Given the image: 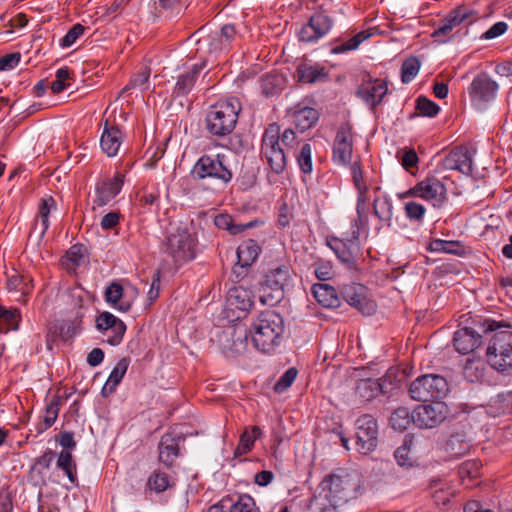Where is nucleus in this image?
Returning a JSON list of instances; mask_svg holds the SVG:
<instances>
[{"label":"nucleus","instance_id":"a878e982","mask_svg":"<svg viewBox=\"0 0 512 512\" xmlns=\"http://www.w3.org/2000/svg\"><path fill=\"white\" fill-rule=\"evenodd\" d=\"M159 460L167 467H170L175 458L179 456V447L177 439L171 434H165L161 437L158 445Z\"/></svg>","mask_w":512,"mask_h":512},{"label":"nucleus","instance_id":"39448f33","mask_svg":"<svg viewBox=\"0 0 512 512\" xmlns=\"http://www.w3.org/2000/svg\"><path fill=\"white\" fill-rule=\"evenodd\" d=\"M501 327L509 328L510 325L490 319L474 321V327H464L454 333V347L461 354L471 353L481 345V333L495 331Z\"/></svg>","mask_w":512,"mask_h":512},{"label":"nucleus","instance_id":"5701e85b","mask_svg":"<svg viewBox=\"0 0 512 512\" xmlns=\"http://www.w3.org/2000/svg\"><path fill=\"white\" fill-rule=\"evenodd\" d=\"M122 141L123 135L121 130L117 126L110 125L108 121H106L100 139V145L103 152L108 157L116 156Z\"/></svg>","mask_w":512,"mask_h":512},{"label":"nucleus","instance_id":"6e6552de","mask_svg":"<svg viewBox=\"0 0 512 512\" xmlns=\"http://www.w3.org/2000/svg\"><path fill=\"white\" fill-rule=\"evenodd\" d=\"M448 383L440 375L428 374L416 378L409 387L412 399L426 402L431 399L444 397L448 392Z\"/></svg>","mask_w":512,"mask_h":512},{"label":"nucleus","instance_id":"f257e3e1","mask_svg":"<svg viewBox=\"0 0 512 512\" xmlns=\"http://www.w3.org/2000/svg\"><path fill=\"white\" fill-rule=\"evenodd\" d=\"M361 474L352 469L338 468L321 482L319 491L309 503L311 512H328L355 499L362 487Z\"/></svg>","mask_w":512,"mask_h":512},{"label":"nucleus","instance_id":"4d7b16f0","mask_svg":"<svg viewBox=\"0 0 512 512\" xmlns=\"http://www.w3.org/2000/svg\"><path fill=\"white\" fill-rule=\"evenodd\" d=\"M71 79V72L69 68L62 67L56 72V79L51 84L53 93L58 94L62 92L70 84L67 82Z\"/></svg>","mask_w":512,"mask_h":512},{"label":"nucleus","instance_id":"0eeeda50","mask_svg":"<svg viewBox=\"0 0 512 512\" xmlns=\"http://www.w3.org/2000/svg\"><path fill=\"white\" fill-rule=\"evenodd\" d=\"M261 151L272 172L281 174L286 167V155L280 144V127L270 124L263 137Z\"/></svg>","mask_w":512,"mask_h":512},{"label":"nucleus","instance_id":"e2e57ef3","mask_svg":"<svg viewBox=\"0 0 512 512\" xmlns=\"http://www.w3.org/2000/svg\"><path fill=\"white\" fill-rule=\"evenodd\" d=\"M297 373H298V371L296 368H294V367L289 368L275 384V387H274L275 391L283 392L286 389H288L292 385V383L295 381Z\"/></svg>","mask_w":512,"mask_h":512},{"label":"nucleus","instance_id":"473e14b6","mask_svg":"<svg viewBox=\"0 0 512 512\" xmlns=\"http://www.w3.org/2000/svg\"><path fill=\"white\" fill-rule=\"evenodd\" d=\"M283 290V286L265 277L260 288V300L263 304L272 306L282 299Z\"/></svg>","mask_w":512,"mask_h":512},{"label":"nucleus","instance_id":"c9c22d12","mask_svg":"<svg viewBox=\"0 0 512 512\" xmlns=\"http://www.w3.org/2000/svg\"><path fill=\"white\" fill-rule=\"evenodd\" d=\"M480 467L481 463L477 460H470L462 463L458 470L462 484L467 487L474 486L475 484L473 481L479 477Z\"/></svg>","mask_w":512,"mask_h":512},{"label":"nucleus","instance_id":"79ce46f5","mask_svg":"<svg viewBox=\"0 0 512 512\" xmlns=\"http://www.w3.org/2000/svg\"><path fill=\"white\" fill-rule=\"evenodd\" d=\"M445 18L453 30L462 23L470 24L476 19L472 10L462 7L454 9Z\"/></svg>","mask_w":512,"mask_h":512},{"label":"nucleus","instance_id":"393cba45","mask_svg":"<svg viewBox=\"0 0 512 512\" xmlns=\"http://www.w3.org/2000/svg\"><path fill=\"white\" fill-rule=\"evenodd\" d=\"M226 300L230 309H236L243 312L248 311L253 305L251 291L242 286L230 288Z\"/></svg>","mask_w":512,"mask_h":512},{"label":"nucleus","instance_id":"f3484780","mask_svg":"<svg viewBox=\"0 0 512 512\" xmlns=\"http://www.w3.org/2000/svg\"><path fill=\"white\" fill-rule=\"evenodd\" d=\"M353 152L352 127L348 124H342L336 134L333 145V160L338 164L346 165L350 163Z\"/></svg>","mask_w":512,"mask_h":512},{"label":"nucleus","instance_id":"de8ad7c7","mask_svg":"<svg viewBox=\"0 0 512 512\" xmlns=\"http://www.w3.org/2000/svg\"><path fill=\"white\" fill-rule=\"evenodd\" d=\"M463 375L469 382H478L484 376V364L480 360H467L464 368Z\"/></svg>","mask_w":512,"mask_h":512},{"label":"nucleus","instance_id":"423d86ee","mask_svg":"<svg viewBox=\"0 0 512 512\" xmlns=\"http://www.w3.org/2000/svg\"><path fill=\"white\" fill-rule=\"evenodd\" d=\"M491 367L500 373L508 372L512 367V332H496L486 351Z\"/></svg>","mask_w":512,"mask_h":512},{"label":"nucleus","instance_id":"f704fd0d","mask_svg":"<svg viewBox=\"0 0 512 512\" xmlns=\"http://www.w3.org/2000/svg\"><path fill=\"white\" fill-rule=\"evenodd\" d=\"M262 434V430L258 426L248 427L240 436L239 444L235 449L234 455L236 457L248 453L252 450L254 442Z\"/></svg>","mask_w":512,"mask_h":512},{"label":"nucleus","instance_id":"c85d7f7f","mask_svg":"<svg viewBox=\"0 0 512 512\" xmlns=\"http://www.w3.org/2000/svg\"><path fill=\"white\" fill-rule=\"evenodd\" d=\"M261 249L255 240L243 241L237 248L238 264L242 268L251 266L258 258Z\"/></svg>","mask_w":512,"mask_h":512},{"label":"nucleus","instance_id":"603ef678","mask_svg":"<svg viewBox=\"0 0 512 512\" xmlns=\"http://www.w3.org/2000/svg\"><path fill=\"white\" fill-rule=\"evenodd\" d=\"M56 208L55 200L49 196L41 200L39 207V220L41 225V233L44 234L49 228V214L52 209Z\"/></svg>","mask_w":512,"mask_h":512},{"label":"nucleus","instance_id":"dca6fc26","mask_svg":"<svg viewBox=\"0 0 512 512\" xmlns=\"http://www.w3.org/2000/svg\"><path fill=\"white\" fill-rule=\"evenodd\" d=\"M327 245L334 251L338 259L353 268L356 263V254L359 251V231L354 230L350 238L344 240L337 237L327 239Z\"/></svg>","mask_w":512,"mask_h":512},{"label":"nucleus","instance_id":"72a5a7b5","mask_svg":"<svg viewBox=\"0 0 512 512\" xmlns=\"http://www.w3.org/2000/svg\"><path fill=\"white\" fill-rule=\"evenodd\" d=\"M469 449L470 443L464 433L450 435L445 444V451L453 458L464 456Z\"/></svg>","mask_w":512,"mask_h":512},{"label":"nucleus","instance_id":"9b49d317","mask_svg":"<svg viewBox=\"0 0 512 512\" xmlns=\"http://www.w3.org/2000/svg\"><path fill=\"white\" fill-rule=\"evenodd\" d=\"M420 197L432 202L433 206H440L447 198L446 187L436 177H427L406 191L401 197Z\"/></svg>","mask_w":512,"mask_h":512},{"label":"nucleus","instance_id":"864d4df0","mask_svg":"<svg viewBox=\"0 0 512 512\" xmlns=\"http://www.w3.org/2000/svg\"><path fill=\"white\" fill-rule=\"evenodd\" d=\"M267 280H272L284 288L289 285L291 280V271L288 265H282L271 269L266 275Z\"/></svg>","mask_w":512,"mask_h":512},{"label":"nucleus","instance_id":"a211bd4d","mask_svg":"<svg viewBox=\"0 0 512 512\" xmlns=\"http://www.w3.org/2000/svg\"><path fill=\"white\" fill-rule=\"evenodd\" d=\"M392 386V376L385 375L377 380L371 378L357 381L355 394L363 401L368 402L380 394H385Z\"/></svg>","mask_w":512,"mask_h":512},{"label":"nucleus","instance_id":"0e129e2a","mask_svg":"<svg viewBox=\"0 0 512 512\" xmlns=\"http://www.w3.org/2000/svg\"><path fill=\"white\" fill-rule=\"evenodd\" d=\"M58 413H59V399L54 398L46 406L45 415H44V429H48L55 423V421L58 417Z\"/></svg>","mask_w":512,"mask_h":512},{"label":"nucleus","instance_id":"c756f323","mask_svg":"<svg viewBox=\"0 0 512 512\" xmlns=\"http://www.w3.org/2000/svg\"><path fill=\"white\" fill-rule=\"evenodd\" d=\"M299 81L303 83L324 82L328 79V73L319 65L302 64L297 68Z\"/></svg>","mask_w":512,"mask_h":512},{"label":"nucleus","instance_id":"a19ab883","mask_svg":"<svg viewBox=\"0 0 512 512\" xmlns=\"http://www.w3.org/2000/svg\"><path fill=\"white\" fill-rule=\"evenodd\" d=\"M284 79L279 74H266L261 78V90L266 96H273L282 90Z\"/></svg>","mask_w":512,"mask_h":512},{"label":"nucleus","instance_id":"338daca9","mask_svg":"<svg viewBox=\"0 0 512 512\" xmlns=\"http://www.w3.org/2000/svg\"><path fill=\"white\" fill-rule=\"evenodd\" d=\"M21 60L19 52L10 53L0 58V71H8L14 69Z\"/></svg>","mask_w":512,"mask_h":512},{"label":"nucleus","instance_id":"412c9836","mask_svg":"<svg viewBox=\"0 0 512 512\" xmlns=\"http://www.w3.org/2000/svg\"><path fill=\"white\" fill-rule=\"evenodd\" d=\"M442 166L447 170H457L463 174L472 172V153L466 147H456L442 160Z\"/></svg>","mask_w":512,"mask_h":512},{"label":"nucleus","instance_id":"bb28decb","mask_svg":"<svg viewBox=\"0 0 512 512\" xmlns=\"http://www.w3.org/2000/svg\"><path fill=\"white\" fill-rule=\"evenodd\" d=\"M33 280L28 274L15 273L8 277L7 288L10 292L20 293L19 301L26 302V297L33 290Z\"/></svg>","mask_w":512,"mask_h":512},{"label":"nucleus","instance_id":"7c9ffc66","mask_svg":"<svg viewBox=\"0 0 512 512\" xmlns=\"http://www.w3.org/2000/svg\"><path fill=\"white\" fill-rule=\"evenodd\" d=\"M204 67L205 63L195 64L190 71L181 74L176 82L174 93L177 95L188 94L193 88L199 73Z\"/></svg>","mask_w":512,"mask_h":512},{"label":"nucleus","instance_id":"f03ea898","mask_svg":"<svg viewBox=\"0 0 512 512\" xmlns=\"http://www.w3.org/2000/svg\"><path fill=\"white\" fill-rule=\"evenodd\" d=\"M283 331V318L270 309L259 313L250 328L252 342L262 352H270L279 345Z\"/></svg>","mask_w":512,"mask_h":512},{"label":"nucleus","instance_id":"6e6d98bb","mask_svg":"<svg viewBox=\"0 0 512 512\" xmlns=\"http://www.w3.org/2000/svg\"><path fill=\"white\" fill-rule=\"evenodd\" d=\"M416 110L422 116L434 117L439 113L440 107L430 99L420 96L416 101Z\"/></svg>","mask_w":512,"mask_h":512},{"label":"nucleus","instance_id":"2f4dec72","mask_svg":"<svg viewBox=\"0 0 512 512\" xmlns=\"http://www.w3.org/2000/svg\"><path fill=\"white\" fill-rule=\"evenodd\" d=\"M312 292L317 302L323 307L335 308L339 306V298L333 287L327 284H315Z\"/></svg>","mask_w":512,"mask_h":512},{"label":"nucleus","instance_id":"ddd939ff","mask_svg":"<svg viewBox=\"0 0 512 512\" xmlns=\"http://www.w3.org/2000/svg\"><path fill=\"white\" fill-rule=\"evenodd\" d=\"M498 85L486 73L477 75L470 86L468 94L472 104L478 109H483L485 104L494 99Z\"/></svg>","mask_w":512,"mask_h":512},{"label":"nucleus","instance_id":"052dcab7","mask_svg":"<svg viewBox=\"0 0 512 512\" xmlns=\"http://www.w3.org/2000/svg\"><path fill=\"white\" fill-rule=\"evenodd\" d=\"M311 146L310 144H304L297 157L299 167L302 172L310 173L312 171V158H311Z\"/></svg>","mask_w":512,"mask_h":512},{"label":"nucleus","instance_id":"cd10ccee","mask_svg":"<svg viewBox=\"0 0 512 512\" xmlns=\"http://www.w3.org/2000/svg\"><path fill=\"white\" fill-rule=\"evenodd\" d=\"M105 299L121 312L129 311L132 306V301L126 299L122 285L117 282H113L107 287Z\"/></svg>","mask_w":512,"mask_h":512},{"label":"nucleus","instance_id":"69168bd1","mask_svg":"<svg viewBox=\"0 0 512 512\" xmlns=\"http://www.w3.org/2000/svg\"><path fill=\"white\" fill-rule=\"evenodd\" d=\"M85 27L81 24H75L67 34L61 39L62 47L72 46L76 40L84 33Z\"/></svg>","mask_w":512,"mask_h":512},{"label":"nucleus","instance_id":"7ed1b4c3","mask_svg":"<svg viewBox=\"0 0 512 512\" xmlns=\"http://www.w3.org/2000/svg\"><path fill=\"white\" fill-rule=\"evenodd\" d=\"M241 105L238 99L230 98L213 105L206 115V129L214 136L230 134L238 120Z\"/></svg>","mask_w":512,"mask_h":512},{"label":"nucleus","instance_id":"a18cd8bd","mask_svg":"<svg viewBox=\"0 0 512 512\" xmlns=\"http://www.w3.org/2000/svg\"><path fill=\"white\" fill-rule=\"evenodd\" d=\"M412 421V413L408 408L399 407L394 410L390 417V423L393 429L403 431L408 428Z\"/></svg>","mask_w":512,"mask_h":512},{"label":"nucleus","instance_id":"8fccbe9b","mask_svg":"<svg viewBox=\"0 0 512 512\" xmlns=\"http://www.w3.org/2000/svg\"><path fill=\"white\" fill-rule=\"evenodd\" d=\"M147 485L150 490L161 493L171 487L172 483L166 473L161 471H154L148 478Z\"/></svg>","mask_w":512,"mask_h":512},{"label":"nucleus","instance_id":"20e7f679","mask_svg":"<svg viewBox=\"0 0 512 512\" xmlns=\"http://www.w3.org/2000/svg\"><path fill=\"white\" fill-rule=\"evenodd\" d=\"M191 175L195 180H217L223 186H227L233 178L232 169L224 154L201 156L194 164Z\"/></svg>","mask_w":512,"mask_h":512},{"label":"nucleus","instance_id":"37998d69","mask_svg":"<svg viewBox=\"0 0 512 512\" xmlns=\"http://www.w3.org/2000/svg\"><path fill=\"white\" fill-rule=\"evenodd\" d=\"M431 488L434 489L433 498L436 503L445 505L455 495V490L448 484L440 480H433Z\"/></svg>","mask_w":512,"mask_h":512},{"label":"nucleus","instance_id":"680f3d73","mask_svg":"<svg viewBox=\"0 0 512 512\" xmlns=\"http://www.w3.org/2000/svg\"><path fill=\"white\" fill-rule=\"evenodd\" d=\"M404 210L407 218L414 221L422 220L426 212L425 207L415 201L406 202L404 205Z\"/></svg>","mask_w":512,"mask_h":512},{"label":"nucleus","instance_id":"b1692460","mask_svg":"<svg viewBox=\"0 0 512 512\" xmlns=\"http://www.w3.org/2000/svg\"><path fill=\"white\" fill-rule=\"evenodd\" d=\"M351 173H352L354 186L358 191L356 210H357L359 220L362 221L363 219L366 218L365 205L368 201V197H367L368 186L365 184V182L363 180L362 169L357 162L353 163V165L351 166Z\"/></svg>","mask_w":512,"mask_h":512},{"label":"nucleus","instance_id":"49530a36","mask_svg":"<svg viewBox=\"0 0 512 512\" xmlns=\"http://www.w3.org/2000/svg\"><path fill=\"white\" fill-rule=\"evenodd\" d=\"M421 62L418 57L411 56L407 58L401 67V80L403 83H410L418 74Z\"/></svg>","mask_w":512,"mask_h":512},{"label":"nucleus","instance_id":"09e8293b","mask_svg":"<svg viewBox=\"0 0 512 512\" xmlns=\"http://www.w3.org/2000/svg\"><path fill=\"white\" fill-rule=\"evenodd\" d=\"M237 35V31L232 24H226L224 25L217 38H215V43H212L214 46V49L222 50L226 49L230 46L231 42L234 40V38Z\"/></svg>","mask_w":512,"mask_h":512},{"label":"nucleus","instance_id":"9d476101","mask_svg":"<svg viewBox=\"0 0 512 512\" xmlns=\"http://www.w3.org/2000/svg\"><path fill=\"white\" fill-rule=\"evenodd\" d=\"M450 410L442 401L418 405L412 412V421L419 428L432 429L442 424L449 416Z\"/></svg>","mask_w":512,"mask_h":512},{"label":"nucleus","instance_id":"4468645a","mask_svg":"<svg viewBox=\"0 0 512 512\" xmlns=\"http://www.w3.org/2000/svg\"><path fill=\"white\" fill-rule=\"evenodd\" d=\"M96 329L106 337L112 346L119 345L126 332L125 323L108 311L100 313L95 320Z\"/></svg>","mask_w":512,"mask_h":512},{"label":"nucleus","instance_id":"3c124183","mask_svg":"<svg viewBox=\"0 0 512 512\" xmlns=\"http://www.w3.org/2000/svg\"><path fill=\"white\" fill-rule=\"evenodd\" d=\"M19 314L0 307V333H7L18 328Z\"/></svg>","mask_w":512,"mask_h":512},{"label":"nucleus","instance_id":"774afa93","mask_svg":"<svg viewBox=\"0 0 512 512\" xmlns=\"http://www.w3.org/2000/svg\"><path fill=\"white\" fill-rule=\"evenodd\" d=\"M215 224L218 227H225L227 230L230 231L232 234H237L239 232H242L246 227H250L251 225H231V218L227 215H220L216 217Z\"/></svg>","mask_w":512,"mask_h":512},{"label":"nucleus","instance_id":"13d9d810","mask_svg":"<svg viewBox=\"0 0 512 512\" xmlns=\"http://www.w3.org/2000/svg\"><path fill=\"white\" fill-rule=\"evenodd\" d=\"M438 43H447L454 37V31L448 23L447 19L441 20L439 27L435 29L431 35Z\"/></svg>","mask_w":512,"mask_h":512},{"label":"nucleus","instance_id":"6ab92c4d","mask_svg":"<svg viewBox=\"0 0 512 512\" xmlns=\"http://www.w3.org/2000/svg\"><path fill=\"white\" fill-rule=\"evenodd\" d=\"M342 296L346 302L357 308L363 314H372L375 311L374 302L366 298V288L357 283L343 285L341 289Z\"/></svg>","mask_w":512,"mask_h":512},{"label":"nucleus","instance_id":"4be33fe9","mask_svg":"<svg viewBox=\"0 0 512 512\" xmlns=\"http://www.w3.org/2000/svg\"><path fill=\"white\" fill-rule=\"evenodd\" d=\"M388 92L387 84L381 79H368L363 81L357 90V94L372 107L381 103Z\"/></svg>","mask_w":512,"mask_h":512},{"label":"nucleus","instance_id":"bf43d9fd","mask_svg":"<svg viewBox=\"0 0 512 512\" xmlns=\"http://www.w3.org/2000/svg\"><path fill=\"white\" fill-rule=\"evenodd\" d=\"M53 457L54 454L52 451H47L42 456L38 457L30 470L32 477H34L35 474L41 476L43 470L49 469L53 461Z\"/></svg>","mask_w":512,"mask_h":512},{"label":"nucleus","instance_id":"aec40b11","mask_svg":"<svg viewBox=\"0 0 512 512\" xmlns=\"http://www.w3.org/2000/svg\"><path fill=\"white\" fill-rule=\"evenodd\" d=\"M123 183V175L121 174H117L113 178H104L99 181L95 189L94 203L100 207L107 205L118 195Z\"/></svg>","mask_w":512,"mask_h":512},{"label":"nucleus","instance_id":"e433bc0d","mask_svg":"<svg viewBox=\"0 0 512 512\" xmlns=\"http://www.w3.org/2000/svg\"><path fill=\"white\" fill-rule=\"evenodd\" d=\"M374 215L388 227L391 226L393 217V204L392 201L387 198H375L373 203Z\"/></svg>","mask_w":512,"mask_h":512},{"label":"nucleus","instance_id":"58836bf2","mask_svg":"<svg viewBox=\"0 0 512 512\" xmlns=\"http://www.w3.org/2000/svg\"><path fill=\"white\" fill-rule=\"evenodd\" d=\"M373 35V29H367L364 31H360L351 37L349 40L341 43L340 45L335 46L332 49V52L335 54L344 53L347 51L355 50L359 47V45L365 40L369 39Z\"/></svg>","mask_w":512,"mask_h":512},{"label":"nucleus","instance_id":"4c0bfd02","mask_svg":"<svg viewBox=\"0 0 512 512\" xmlns=\"http://www.w3.org/2000/svg\"><path fill=\"white\" fill-rule=\"evenodd\" d=\"M318 120V112L314 108L305 107L294 113V123L301 131L312 127Z\"/></svg>","mask_w":512,"mask_h":512},{"label":"nucleus","instance_id":"1a4fd4ad","mask_svg":"<svg viewBox=\"0 0 512 512\" xmlns=\"http://www.w3.org/2000/svg\"><path fill=\"white\" fill-rule=\"evenodd\" d=\"M167 253L177 265L194 259L196 255V238L187 229L178 228L167 238Z\"/></svg>","mask_w":512,"mask_h":512},{"label":"nucleus","instance_id":"2eb2a0df","mask_svg":"<svg viewBox=\"0 0 512 512\" xmlns=\"http://www.w3.org/2000/svg\"><path fill=\"white\" fill-rule=\"evenodd\" d=\"M333 23V19L325 12H316L301 28L299 38L303 42H315L330 32L333 27Z\"/></svg>","mask_w":512,"mask_h":512},{"label":"nucleus","instance_id":"f8f14e48","mask_svg":"<svg viewBox=\"0 0 512 512\" xmlns=\"http://www.w3.org/2000/svg\"><path fill=\"white\" fill-rule=\"evenodd\" d=\"M356 446L361 454H368L377 446L378 425L376 419L368 414L356 420Z\"/></svg>","mask_w":512,"mask_h":512},{"label":"nucleus","instance_id":"ea45409f","mask_svg":"<svg viewBox=\"0 0 512 512\" xmlns=\"http://www.w3.org/2000/svg\"><path fill=\"white\" fill-rule=\"evenodd\" d=\"M129 363V359L124 357L115 365L114 369L110 373L109 378L105 383V390H109L110 392H113L115 390L117 385L122 381L124 375L126 374Z\"/></svg>","mask_w":512,"mask_h":512},{"label":"nucleus","instance_id":"c03bdc74","mask_svg":"<svg viewBox=\"0 0 512 512\" xmlns=\"http://www.w3.org/2000/svg\"><path fill=\"white\" fill-rule=\"evenodd\" d=\"M57 466L65 472L71 483H76V465L73 461L72 454L69 451H61L57 460Z\"/></svg>","mask_w":512,"mask_h":512},{"label":"nucleus","instance_id":"5fc2aeb1","mask_svg":"<svg viewBox=\"0 0 512 512\" xmlns=\"http://www.w3.org/2000/svg\"><path fill=\"white\" fill-rule=\"evenodd\" d=\"M228 508L229 512H256L254 499L247 494L238 496L237 500Z\"/></svg>","mask_w":512,"mask_h":512}]
</instances>
